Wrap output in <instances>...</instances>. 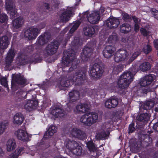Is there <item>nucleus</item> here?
<instances>
[{"instance_id":"nucleus-3","label":"nucleus","mask_w":158,"mask_h":158,"mask_svg":"<svg viewBox=\"0 0 158 158\" xmlns=\"http://www.w3.org/2000/svg\"><path fill=\"white\" fill-rule=\"evenodd\" d=\"M42 60L40 53L36 52L29 58H27L26 55L23 53H19L16 59L17 64L20 66L25 65L28 63L36 64L40 62Z\"/></svg>"},{"instance_id":"nucleus-8","label":"nucleus","mask_w":158,"mask_h":158,"mask_svg":"<svg viewBox=\"0 0 158 158\" xmlns=\"http://www.w3.org/2000/svg\"><path fill=\"white\" fill-rule=\"evenodd\" d=\"M96 46V44L94 42L91 41L87 43L81 54V57L83 61L86 62L88 60L92 54L94 48Z\"/></svg>"},{"instance_id":"nucleus-41","label":"nucleus","mask_w":158,"mask_h":158,"mask_svg":"<svg viewBox=\"0 0 158 158\" xmlns=\"http://www.w3.org/2000/svg\"><path fill=\"white\" fill-rule=\"evenodd\" d=\"M87 146L90 152H94L97 149L94 144L92 141H88L87 143Z\"/></svg>"},{"instance_id":"nucleus-63","label":"nucleus","mask_w":158,"mask_h":158,"mask_svg":"<svg viewBox=\"0 0 158 158\" xmlns=\"http://www.w3.org/2000/svg\"><path fill=\"white\" fill-rule=\"evenodd\" d=\"M139 23H135L134 25V30L136 32H138L139 28Z\"/></svg>"},{"instance_id":"nucleus-54","label":"nucleus","mask_w":158,"mask_h":158,"mask_svg":"<svg viewBox=\"0 0 158 158\" xmlns=\"http://www.w3.org/2000/svg\"><path fill=\"white\" fill-rule=\"evenodd\" d=\"M140 31L141 34L144 36H148V32L145 29L142 28L140 29Z\"/></svg>"},{"instance_id":"nucleus-60","label":"nucleus","mask_w":158,"mask_h":158,"mask_svg":"<svg viewBox=\"0 0 158 158\" xmlns=\"http://www.w3.org/2000/svg\"><path fill=\"white\" fill-rule=\"evenodd\" d=\"M153 43L154 47L156 50H158V39L154 40Z\"/></svg>"},{"instance_id":"nucleus-15","label":"nucleus","mask_w":158,"mask_h":158,"mask_svg":"<svg viewBox=\"0 0 158 158\" xmlns=\"http://www.w3.org/2000/svg\"><path fill=\"white\" fill-rule=\"evenodd\" d=\"M70 134L73 137L80 140H83L86 138V135L85 132L76 128H73Z\"/></svg>"},{"instance_id":"nucleus-61","label":"nucleus","mask_w":158,"mask_h":158,"mask_svg":"<svg viewBox=\"0 0 158 158\" xmlns=\"http://www.w3.org/2000/svg\"><path fill=\"white\" fill-rule=\"evenodd\" d=\"M80 2V1H77V2H76L75 5L73 6L70 7L71 10L77 9V6L79 4Z\"/></svg>"},{"instance_id":"nucleus-26","label":"nucleus","mask_w":158,"mask_h":158,"mask_svg":"<svg viewBox=\"0 0 158 158\" xmlns=\"http://www.w3.org/2000/svg\"><path fill=\"white\" fill-rule=\"evenodd\" d=\"M118 104V100L116 98H110L105 102V107L111 109L115 107Z\"/></svg>"},{"instance_id":"nucleus-46","label":"nucleus","mask_w":158,"mask_h":158,"mask_svg":"<svg viewBox=\"0 0 158 158\" xmlns=\"http://www.w3.org/2000/svg\"><path fill=\"white\" fill-rule=\"evenodd\" d=\"M8 19V18L6 14L0 12V23H7Z\"/></svg>"},{"instance_id":"nucleus-47","label":"nucleus","mask_w":158,"mask_h":158,"mask_svg":"<svg viewBox=\"0 0 158 158\" xmlns=\"http://www.w3.org/2000/svg\"><path fill=\"white\" fill-rule=\"evenodd\" d=\"M152 50V48L151 46L148 44L146 46H144L143 48V51L146 54H148Z\"/></svg>"},{"instance_id":"nucleus-42","label":"nucleus","mask_w":158,"mask_h":158,"mask_svg":"<svg viewBox=\"0 0 158 158\" xmlns=\"http://www.w3.org/2000/svg\"><path fill=\"white\" fill-rule=\"evenodd\" d=\"M138 71V68L137 65L135 64L133 65L129 69L128 71L134 77V75Z\"/></svg>"},{"instance_id":"nucleus-45","label":"nucleus","mask_w":158,"mask_h":158,"mask_svg":"<svg viewBox=\"0 0 158 158\" xmlns=\"http://www.w3.org/2000/svg\"><path fill=\"white\" fill-rule=\"evenodd\" d=\"M141 51H137L134 52L128 60L129 63H131L139 55L141 54Z\"/></svg>"},{"instance_id":"nucleus-58","label":"nucleus","mask_w":158,"mask_h":158,"mask_svg":"<svg viewBox=\"0 0 158 158\" xmlns=\"http://www.w3.org/2000/svg\"><path fill=\"white\" fill-rule=\"evenodd\" d=\"M152 11V14L154 17L158 20V10H151Z\"/></svg>"},{"instance_id":"nucleus-13","label":"nucleus","mask_w":158,"mask_h":158,"mask_svg":"<svg viewBox=\"0 0 158 158\" xmlns=\"http://www.w3.org/2000/svg\"><path fill=\"white\" fill-rule=\"evenodd\" d=\"M119 23V19L114 17L109 18L104 22V25L110 29L116 28Z\"/></svg>"},{"instance_id":"nucleus-27","label":"nucleus","mask_w":158,"mask_h":158,"mask_svg":"<svg viewBox=\"0 0 158 158\" xmlns=\"http://www.w3.org/2000/svg\"><path fill=\"white\" fill-rule=\"evenodd\" d=\"M98 27L97 26H88L83 29L84 34L85 35L92 36L95 33Z\"/></svg>"},{"instance_id":"nucleus-25","label":"nucleus","mask_w":158,"mask_h":158,"mask_svg":"<svg viewBox=\"0 0 158 158\" xmlns=\"http://www.w3.org/2000/svg\"><path fill=\"white\" fill-rule=\"evenodd\" d=\"M60 16V21L61 22L68 21L71 16H73V10H64Z\"/></svg>"},{"instance_id":"nucleus-56","label":"nucleus","mask_w":158,"mask_h":158,"mask_svg":"<svg viewBox=\"0 0 158 158\" xmlns=\"http://www.w3.org/2000/svg\"><path fill=\"white\" fill-rule=\"evenodd\" d=\"M17 151H15L13 153L9 155V158H18L19 155L16 153Z\"/></svg>"},{"instance_id":"nucleus-19","label":"nucleus","mask_w":158,"mask_h":158,"mask_svg":"<svg viewBox=\"0 0 158 158\" xmlns=\"http://www.w3.org/2000/svg\"><path fill=\"white\" fill-rule=\"evenodd\" d=\"M15 134L19 140L24 142L28 141H29V137H31L29 136L27 132L22 129L18 130Z\"/></svg>"},{"instance_id":"nucleus-14","label":"nucleus","mask_w":158,"mask_h":158,"mask_svg":"<svg viewBox=\"0 0 158 158\" xmlns=\"http://www.w3.org/2000/svg\"><path fill=\"white\" fill-rule=\"evenodd\" d=\"M115 51L116 48L114 46L107 45L103 51V55L106 58H110L113 56Z\"/></svg>"},{"instance_id":"nucleus-12","label":"nucleus","mask_w":158,"mask_h":158,"mask_svg":"<svg viewBox=\"0 0 158 158\" xmlns=\"http://www.w3.org/2000/svg\"><path fill=\"white\" fill-rule=\"evenodd\" d=\"M81 23V22L79 20H77L74 23L69 24L70 27H71V28L67 34L66 37L65 38L64 40H62V41L64 40V44H66L68 41L69 40L71 36L72 35V34L77 29Z\"/></svg>"},{"instance_id":"nucleus-21","label":"nucleus","mask_w":158,"mask_h":158,"mask_svg":"<svg viewBox=\"0 0 158 158\" xmlns=\"http://www.w3.org/2000/svg\"><path fill=\"white\" fill-rule=\"evenodd\" d=\"M94 11H95L89 14V22L92 24H96L98 23L101 18L100 10Z\"/></svg>"},{"instance_id":"nucleus-23","label":"nucleus","mask_w":158,"mask_h":158,"mask_svg":"<svg viewBox=\"0 0 158 158\" xmlns=\"http://www.w3.org/2000/svg\"><path fill=\"white\" fill-rule=\"evenodd\" d=\"M48 128L46 129L47 131L45 132L44 135L43 139H44L50 138L57 132V127L53 125L48 126Z\"/></svg>"},{"instance_id":"nucleus-57","label":"nucleus","mask_w":158,"mask_h":158,"mask_svg":"<svg viewBox=\"0 0 158 158\" xmlns=\"http://www.w3.org/2000/svg\"><path fill=\"white\" fill-rule=\"evenodd\" d=\"M70 29V25L68 26L65 27L64 30L61 32L60 35H64V34L69 30Z\"/></svg>"},{"instance_id":"nucleus-49","label":"nucleus","mask_w":158,"mask_h":158,"mask_svg":"<svg viewBox=\"0 0 158 158\" xmlns=\"http://www.w3.org/2000/svg\"><path fill=\"white\" fill-rule=\"evenodd\" d=\"M135 122L132 121L131 124H130L128 127V133L129 134L131 133L135 130Z\"/></svg>"},{"instance_id":"nucleus-5","label":"nucleus","mask_w":158,"mask_h":158,"mask_svg":"<svg viewBox=\"0 0 158 158\" xmlns=\"http://www.w3.org/2000/svg\"><path fill=\"white\" fill-rule=\"evenodd\" d=\"M103 72L104 70L97 63H95L89 69V75L93 80L96 81L100 79Z\"/></svg>"},{"instance_id":"nucleus-9","label":"nucleus","mask_w":158,"mask_h":158,"mask_svg":"<svg viewBox=\"0 0 158 158\" xmlns=\"http://www.w3.org/2000/svg\"><path fill=\"white\" fill-rule=\"evenodd\" d=\"M40 30L35 27H31L25 30L24 33V37L29 40H34L40 33Z\"/></svg>"},{"instance_id":"nucleus-31","label":"nucleus","mask_w":158,"mask_h":158,"mask_svg":"<svg viewBox=\"0 0 158 158\" xmlns=\"http://www.w3.org/2000/svg\"><path fill=\"white\" fill-rule=\"evenodd\" d=\"M64 110L57 107H55V108L52 110L51 113L56 118L61 117L64 114Z\"/></svg>"},{"instance_id":"nucleus-40","label":"nucleus","mask_w":158,"mask_h":158,"mask_svg":"<svg viewBox=\"0 0 158 158\" xmlns=\"http://www.w3.org/2000/svg\"><path fill=\"white\" fill-rule=\"evenodd\" d=\"M118 39L117 34L116 33H113L110 35L108 39V41L109 43L111 44L115 42Z\"/></svg>"},{"instance_id":"nucleus-2","label":"nucleus","mask_w":158,"mask_h":158,"mask_svg":"<svg viewBox=\"0 0 158 158\" xmlns=\"http://www.w3.org/2000/svg\"><path fill=\"white\" fill-rule=\"evenodd\" d=\"M76 110L79 112L82 113H87L83 114L81 117L80 120L81 122L86 126H90L93 123H95L98 119V115L94 112L88 113L90 110L88 105L85 104H81L77 105L76 107Z\"/></svg>"},{"instance_id":"nucleus-37","label":"nucleus","mask_w":158,"mask_h":158,"mask_svg":"<svg viewBox=\"0 0 158 158\" xmlns=\"http://www.w3.org/2000/svg\"><path fill=\"white\" fill-rule=\"evenodd\" d=\"M151 68L150 63L145 62L142 63L139 66V68L141 71L143 72L149 70Z\"/></svg>"},{"instance_id":"nucleus-52","label":"nucleus","mask_w":158,"mask_h":158,"mask_svg":"<svg viewBox=\"0 0 158 158\" xmlns=\"http://www.w3.org/2000/svg\"><path fill=\"white\" fill-rule=\"evenodd\" d=\"M8 13H10L11 18L13 19L17 15V10H7Z\"/></svg>"},{"instance_id":"nucleus-22","label":"nucleus","mask_w":158,"mask_h":158,"mask_svg":"<svg viewBox=\"0 0 158 158\" xmlns=\"http://www.w3.org/2000/svg\"><path fill=\"white\" fill-rule=\"evenodd\" d=\"M50 38V34L49 32H45L39 36L37 39L36 43L40 45H43L47 43Z\"/></svg>"},{"instance_id":"nucleus-39","label":"nucleus","mask_w":158,"mask_h":158,"mask_svg":"<svg viewBox=\"0 0 158 158\" xmlns=\"http://www.w3.org/2000/svg\"><path fill=\"white\" fill-rule=\"evenodd\" d=\"M108 134L106 133L105 131H102L99 133L96 136L97 140H102L106 139V138L108 136Z\"/></svg>"},{"instance_id":"nucleus-20","label":"nucleus","mask_w":158,"mask_h":158,"mask_svg":"<svg viewBox=\"0 0 158 158\" xmlns=\"http://www.w3.org/2000/svg\"><path fill=\"white\" fill-rule=\"evenodd\" d=\"M10 42V38L6 35L0 37V51L6 49Z\"/></svg>"},{"instance_id":"nucleus-32","label":"nucleus","mask_w":158,"mask_h":158,"mask_svg":"<svg viewBox=\"0 0 158 158\" xmlns=\"http://www.w3.org/2000/svg\"><path fill=\"white\" fill-rule=\"evenodd\" d=\"M131 25L127 23H123L120 26V31L123 33H127L131 31Z\"/></svg>"},{"instance_id":"nucleus-24","label":"nucleus","mask_w":158,"mask_h":158,"mask_svg":"<svg viewBox=\"0 0 158 158\" xmlns=\"http://www.w3.org/2000/svg\"><path fill=\"white\" fill-rule=\"evenodd\" d=\"M38 104L37 101L36 100H28L27 103L24 105L25 109L27 111H31L32 110V109H35L36 108Z\"/></svg>"},{"instance_id":"nucleus-10","label":"nucleus","mask_w":158,"mask_h":158,"mask_svg":"<svg viewBox=\"0 0 158 158\" xmlns=\"http://www.w3.org/2000/svg\"><path fill=\"white\" fill-rule=\"evenodd\" d=\"M59 45V41L53 40V41L47 45L45 48L47 54L51 56L55 54L57 52Z\"/></svg>"},{"instance_id":"nucleus-44","label":"nucleus","mask_w":158,"mask_h":158,"mask_svg":"<svg viewBox=\"0 0 158 158\" xmlns=\"http://www.w3.org/2000/svg\"><path fill=\"white\" fill-rule=\"evenodd\" d=\"M81 43L79 37H75L74 38L71 44L73 46L78 47L81 45Z\"/></svg>"},{"instance_id":"nucleus-6","label":"nucleus","mask_w":158,"mask_h":158,"mask_svg":"<svg viewBox=\"0 0 158 158\" xmlns=\"http://www.w3.org/2000/svg\"><path fill=\"white\" fill-rule=\"evenodd\" d=\"M134 77L128 71L124 72L119 78L117 85L121 89L127 88L133 81Z\"/></svg>"},{"instance_id":"nucleus-55","label":"nucleus","mask_w":158,"mask_h":158,"mask_svg":"<svg viewBox=\"0 0 158 158\" xmlns=\"http://www.w3.org/2000/svg\"><path fill=\"white\" fill-rule=\"evenodd\" d=\"M34 46L32 45H30L28 47L27 50L28 53H32L34 50Z\"/></svg>"},{"instance_id":"nucleus-33","label":"nucleus","mask_w":158,"mask_h":158,"mask_svg":"<svg viewBox=\"0 0 158 158\" xmlns=\"http://www.w3.org/2000/svg\"><path fill=\"white\" fill-rule=\"evenodd\" d=\"M16 147V142L14 139H9L7 143V150L10 152L15 149Z\"/></svg>"},{"instance_id":"nucleus-16","label":"nucleus","mask_w":158,"mask_h":158,"mask_svg":"<svg viewBox=\"0 0 158 158\" xmlns=\"http://www.w3.org/2000/svg\"><path fill=\"white\" fill-rule=\"evenodd\" d=\"M154 80V77L151 74L146 75L140 80L139 84L141 87H145L150 85Z\"/></svg>"},{"instance_id":"nucleus-38","label":"nucleus","mask_w":158,"mask_h":158,"mask_svg":"<svg viewBox=\"0 0 158 158\" xmlns=\"http://www.w3.org/2000/svg\"><path fill=\"white\" fill-rule=\"evenodd\" d=\"M154 105V103L151 101H148L145 102L142 105L143 110H148L152 108Z\"/></svg>"},{"instance_id":"nucleus-18","label":"nucleus","mask_w":158,"mask_h":158,"mask_svg":"<svg viewBox=\"0 0 158 158\" xmlns=\"http://www.w3.org/2000/svg\"><path fill=\"white\" fill-rule=\"evenodd\" d=\"M15 55L14 48H10L8 51L5 59L6 66L9 67L11 65Z\"/></svg>"},{"instance_id":"nucleus-30","label":"nucleus","mask_w":158,"mask_h":158,"mask_svg":"<svg viewBox=\"0 0 158 158\" xmlns=\"http://www.w3.org/2000/svg\"><path fill=\"white\" fill-rule=\"evenodd\" d=\"M13 123L14 124L21 125L23 122L24 117L21 113H17L14 115Z\"/></svg>"},{"instance_id":"nucleus-4","label":"nucleus","mask_w":158,"mask_h":158,"mask_svg":"<svg viewBox=\"0 0 158 158\" xmlns=\"http://www.w3.org/2000/svg\"><path fill=\"white\" fill-rule=\"evenodd\" d=\"M66 55L64 56L62 60V63L65 66H67L71 62H72L71 66L69 68L68 72L70 73L76 69L79 63L80 60H77L73 62L76 58V54L74 50L72 49H68L66 52Z\"/></svg>"},{"instance_id":"nucleus-43","label":"nucleus","mask_w":158,"mask_h":158,"mask_svg":"<svg viewBox=\"0 0 158 158\" xmlns=\"http://www.w3.org/2000/svg\"><path fill=\"white\" fill-rule=\"evenodd\" d=\"M6 10H14V5L13 2L10 0H6Z\"/></svg>"},{"instance_id":"nucleus-35","label":"nucleus","mask_w":158,"mask_h":158,"mask_svg":"<svg viewBox=\"0 0 158 158\" xmlns=\"http://www.w3.org/2000/svg\"><path fill=\"white\" fill-rule=\"evenodd\" d=\"M149 119L148 114L147 113L140 114L136 117L137 120L139 122H147Z\"/></svg>"},{"instance_id":"nucleus-59","label":"nucleus","mask_w":158,"mask_h":158,"mask_svg":"<svg viewBox=\"0 0 158 158\" xmlns=\"http://www.w3.org/2000/svg\"><path fill=\"white\" fill-rule=\"evenodd\" d=\"M24 149V148L23 147H20L19 149H16L15 151H17L16 153L19 156Z\"/></svg>"},{"instance_id":"nucleus-53","label":"nucleus","mask_w":158,"mask_h":158,"mask_svg":"<svg viewBox=\"0 0 158 158\" xmlns=\"http://www.w3.org/2000/svg\"><path fill=\"white\" fill-rule=\"evenodd\" d=\"M123 17V19L126 21H130L131 20V17L127 13L124 14Z\"/></svg>"},{"instance_id":"nucleus-48","label":"nucleus","mask_w":158,"mask_h":158,"mask_svg":"<svg viewBox=\"0 0 158 158\" xmlns=\"http://www.w3.org/2000/svg\"><path fill=\"white\" fill-rule=\"evenodd\" d=\"M139 156L141 158H148L150 154L148 150L142 152L139 155Z\"/></svg>"},{"instance_id":"nucleus-50","label":"nucleus","mask_w":158,"mask_h":158,"mask_svg":"<svg viewBox=\"0 0 158 158\" xmlns=\"http://www.w3.org/2000/svg\"><path fill=\"white\" fill-rule=\"evenodd\" d=\"M6 124L3 122L0 123V134H2L6 128Z\"/></svg>"},{"instance_id":"nucleus-17","label":"nucleus","mask_w":158,"mask_h":158,"mask_svg":"<svg viewBox=\"0 0 158 158\" xmlns=\"http://www.w3.org/2000/svg\"><path fill=\"white\" fill-rule=\"evenodd\" d=\"M154 80V77L151 74L146 75L140 80L139 84L141 87H145L150 85Z\"/></svg>"},{"instance_id":"nucleus-64","label":"nucleus","mask_w":158,"mask_h":158,"mask_svg":"<svg viewBox=\"0 0 158 158\" xmlns=\"http://www.w3.org/2000/svg\"><path fill=\"white\" fill-rule=\"evenodd\" d=\"M153 128L155 131L158 132V122L153 125Z\"/></svg>"},{"instance_id":"nucleus-1","label":"nucleus","mask_w":158,"mask_h":158,"mask_svg":"<svg viewBox=\"0 0 158 158\" xmlns=\"http://www.w3.org/2000/svg\"><path fill=\"white\" fill-rule=\"evenodd\" d=\"M85 69L79 70L75 73L73 77L62 78L60 81V84L63 87H69L74 83L75 85H80L82 84L87 78Z\"/></svg>"},{"instance_id":"nucleus-34","label":"nucleus","mask_w":158,"mask_h":158,"mask_svg":"<svg viewBox=\"0 0 158 158\" xmlns=\"http://www.w3.org/2000/svg\"><path fill=\"white\" fill-rule=\"evenodd\" d=\"M23 23V19L21 17H19L13 21V27L16 29L22 27Z\"/></svg>"},{"instance_id":"nucleus-29","label":"nucleus","mask_w":158,"mask_h":158,"mask_svg":"<svg viewBox=\"0 0 158 158\" xmlns=\"http://www.w3.org/2000/svg\"><path fill=\"white\" fill-rule=\"evenodd\" d=\"M14 81L18 84L23 85V86L27 84L26 79L23 76H21L20 74L15 76L14 79Z\"/></svg>"},{"instance_id":"nucleus-36","label":"nucleus","mask_w":158,"mask_h":158,"mask_svg":"<svg viewBox=\"0 0 158 158\" xmlns=\"http://www.w3.org/2000/svg\"><path fill=\"white\" fill-rule=\"evenodd\" d=\"M89 10H86V11L84 12V13L81 14L79 13V16L80 18V20L81 21H86L88 20L89 22Z\"/></svg>"},{"instance_id":"nucleus-62","label":"nucleus","mask_w":158,"mask_h":158,"mask_svg":"<svg viewBox=\"0 0 158 158\" xmlns=\"http://www.w3.org/2000/svg\"><path fill=\"white\" fill-rule=\"evenodd\" d=\"M80 2V1H77V2H76L75 5L73 6L70 7L71 10L77 9V6L79 4Z\"/></svg>"},{"instance_id":"nucleus-7","label":"nucleus","mask_w":158,"mask_h":158,"mask_svg":"<svg viewBox=\"0 0 158 158\" xmlns=\"http://www.w3.org/2000/svg\"><path fill=\"white\" fill-rule=\"evenodd\" d=\"M65 147L70 152L77 156H80L82 154V149L81 146L75 140L67 139Z\"/></svg>"},{"instance_id":"nucleus-28","label":"nucleus","mask_w":158,"mask_h":158,"mask_svg":"<svg viewBox=\"0 0 158 158\" xmlns=\"http://www.w3.org/2000/svg\"><path fill=\"white\" fill-rule=\"evenodd\" d=\"M69 101L71 102H73L78 100L80 98V93L77 91L73 90L69 94Z\"/></svg>"},{"instance_id":"nucleus-11","label":"nucleus","mask_w":158,"mask_h":158,"mask_svg":"<svg viewBox=\"0 0 158 158\" xmlns=\"http://www.w3.org/2000/svg\"><path fill=\"white\" fill-rule=\"evenodd\" d=\"M128 53L126 49H119L117 51L114 55V61L117 63L124 60L127 57Z\"/></svg>"},{"instance_id":"nucleus-51","label":"nucleus","mask_w":158,"mask_h":158,"mask_svg":"<svg viewBox=\"0 0 158 158\" xmlns=\"http://www.w3.org/2000/svg\"><path fill=\"white\" fill-rule=\"evenodd\" d=\"M0 82L2 85L4 86L5 87L7 88L8 89H9L7 81L6 78L5 77L2 78L0 80Z\"/></svg>"}]
</instances>
